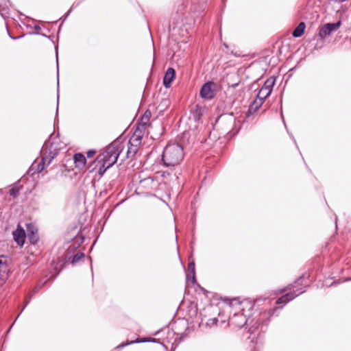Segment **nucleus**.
<instances>
[{"mask_svg": "<svg viewBox=\"0 0 351 351\" xmlns=\"http://www.w3.org/2000/svg\"><path fill=\"white\" fill-rule=\"evenodd\" d=\"M341 21H338L337 23H326L319 30V36L324 38L326 36H328L331 32L336 31L341 26Z\"/></svg>", "mask_w": 351, "mask_h": 351, "instance_id": "7", "label": "nucleus"}, {"mask_svg": "<svg viewBox=\"0 0 351 351\" xmlns=\"http://www.w3.org/2000/svg\"><path fill=\"white\" fill-rule=\"evenodd\" d=\"M305 28V23L301 22L293 32V36L296 38L300 37L304 34Z\"/></svg>", "mask_w": 351, "mask_h": 351, "instance_id": "14", "label": "nucleus"}, {"mask_svg": "<svg viewBox=\"0 0 351 351\" xmlns=\"http://www.w3.org/2000/svg\"><path fill=\"white\" fill-rule=\"evenodd\" d=\"M230 322L237 327H242L246 324L247 319L243 313H238L234 314V315L230 318Z\"/></svg>", "mask_w": 351, "mask_h": 351, "instance_id": "8", "label": "nucleus"}, {"mask_svg": "<svg viewBox=\"0 0 351 351\" xmlns=\"http://www.w3.org/2000/svg\"><path fill=\"white\" fill-rule=\"evenodd\" d=\"M73 160L76 168L79 169H82L85 167L86 159L82 154H75L73 156Z\"/></svg>", "mask_w": 351, "mask_h": 351, "instance_id": "10", "label": "nucleus"}, {"mask_svg": "<svg viewBox=\"0 0 351 351\" xmlns=\"http://www.w3.org/2000/svg\"><path fill=\"white\" fill-rule=\"evenodd\" d=\"M95 153H96V152L95 150H89L87 152V156L88 158H92L95 154Z\"/></svg>", "mask_w": 351, "mask_h": 351, "instance_id": "24", "label": "nucleus"}, {"mask_svg": "<svg viewBox=\"0 0 351 351\" xmlns=\"http://www.w3.org/2000/svg\"><path fill=\"white\" fill-rule=\"evenodd\" d=\"M189 270L191 271L192 274L191 280L193 282H195V263L193 261L190 262L188 265Z\"/></svg>", "mask_w": 351, "mask_h": 351, "instance_id": "18", "label": "nucleus"}, {"mask_svg": "<svg viewBox=\"0 0 351 351\" xmlns=\"http://www.w3.org/2000/svg\"><path fill=\"white\" fill-rule=\"evenodd\" d=\"M149 114L150 113H147V112H145L143 115V117L141 118V124L142 125H147V123H148L149 121Z\"/></svg>", "mask_w": 351, "mask_h": 351, "instance_id": "19", "label": "nucleus"}, {"mask_svg": "<svg viewBox=\"0 0 351 351\" xmlns=\"http://www.w3.org/2000/svg\"><path fill=\"white\" fill-rule=\"evenodd\" d=\"M9 258L5 256H0V285L8 279L9 274Z\"/></svg>", "mask_w": 351, "mask_h": 351, "instance_id": "5", "label": "nucleus"}, {"mask_svg": "<svg viewBox=\"0 0 351 351\" xmlns=\"http://www.w3.org/2000/svg\"><path fill=\"white\" fill-rule=\"evenodd\" d=\"M137 146H132L130 145V147H128V156H129L130 155H134L137 152Z\"/></svg>", "mask_w": 351, "mask_h": 351, "instance_id": "22", "label": "nucleus"}, {"mask_svg": "<svg viewBox=\"0 0 351 351\" xmlns=\"http://www.w3.org/2000/svg\"><path fill=\"white\" fill-rule=\"evenodd\" d=\"M19 191L20 187L16 184L10 189V194L11 196L16 197L19 195Z\"/></svg>", "mask_w": 351, "mask_h": 351, "instance_id": "17", "label": "nucleus"}, {"mask_svg": "<svg viewBox=\"0 0 351 351\" xmlns=\"http://www.w3.org/2000/svg\"><path fill=\"white\" fill-rule=\"evenodd\" d=\"M274 84L275 79L274 77L268 78L265 81L264 85L259 90L257 97L265 101V99L271 94Z\"/></svg>", "mask_w": 351, "mask_h": 351, "instance_id": "4", "label": "nucleus"}, {"mask_svg": "<svg viewBox=\"0 0 351 351\" xmlns=\"http://www.w3.org/2000/svg\"><path fill=\"white\" fill-rule=\"evenodd\" d=\"M42 152H44L45 156L43 157L41 162L38 165L37 171L38 173L43 171L45 168V163L49 165L52 159L57 155L58 149L53 147V143L45 142L43 145Z\"/></svg>", "mask_w": 351, "mask_h": 351, "instance_id": "3", "label": "nucleus"}, {"mask_svg": "<svg viewBox=\"0 0 351 351\" xmlns=\"http://www.w3.org/2000/svg\"><path fill=\"white\" fill-rule=\"evenodd\" d=\"M263 100L256 97V99L250 106V111L252 112H256L259 108V107L263 104Z\"/></svg>", "mask_w": 351, "mask_h": 351, "instance_id": "16", "label": "nucleus"}, {"mask_svg": "<svg viewBox=\"0 0 351 351\" xmlns=\"http://www.w3.org/2000/svg\"><path fill=\"white\" fill-rule=\"evenodd\" d=\"M302 293H303V291H300L297 294H293L292 293H288L282 295L280 298H278V300L276 301V303L277 304H281V303L286 304L288 302L292 300L293 298H295V297L301 294Z\"/></svg>", "mask_w": 351, "mask_h": 351, "instance_id": "13", "label": "nucleus"}, {"mask_svg": "<svg viewBox=\"0 0 351 351\" xmlns=\"http://www.w3.org/2000/svg\"><path fill=\"white\" fill-rule=\"evenodd\" d=\"M217 322H218V319L217 318H213V319H208V321L206 322V326H213L217 324Z\"/></svg>", "mask_w": 351, "mask_h": 351, "instance_id": "23", "label": "nucleus"}, {"mask_svg": "<svg viewBox=\"0 0 351 351\" xmlns=\"http://www.w3.org/2000/svg\"><path fill=\"white\" fill-rule=\"evenodd\" d=\"M287 289H291V287L286 288L285 290H282V291H287Z\"/></svg>", "mask_w": 351, "mask_h": 351, "instance_id": "25", "label": "nucleus"}, {"mask_svg": "<svg viewBox=\"0 0 351 351\" xmlns=\"http://www.w3.org/2000/svg\"><path fill=\"white\" fill-rule=\"evenodd\" d=\"M123 147L120 142L114 141L110 144L106 150L97 157L95 162L96 166L99 167L98 173L99 175L102 176L108 168L117 162Z\"/></svg>", "mask_w": 351, "mask_h": 351, "instance_id": "1", "label": "nucleus"}, {"mask_svg": "<svg viewBox=\"0 0 351 351\" xmlns=\"http://www.w3.org/2000/svg\"><path fill=\"white\" fill-rule=\"evenodd\" d=\"M175 71L172 68H169L163 78V84L166 88H169L175 79Z\"/></svg>", "mask_w": 351, "mask_h": 351, "instance_id": "9", "label": "nucleus"}, {"mask_svg": "<svg viewBox=\"0 0 351 351\" xmlns=\"http://www.w3.org/2000/svg\"><path fill=\"white\" fill-rule=\"evenodd\" d=\"M14 241L20 245H23L25 241V233L23 229L17 228L13 232Z\"/></svg>", "mask_w": 351, "mask_h": 351, "instance_id": "11", "label": "nucleus"}, {"mask_svg": "<svg viewBox=\"0 0 351 351\" xmlns=\"http://www.w3.org/2000/svg\"><path fill=\"white\" fill-rule=\"evenodd\" d=\"M84 254L83 253H77L73 258L72 263H75L80 261L81 259L84 258Z\"/></svg>", "mask_w": 351, "mask_h": 351, "instance_id": "20", "label": "nucleus"}, {"mask_svg": "<svg viewBox=\"0 0 351 351\" xmlns=\"http://www.w3.org/2000/svg\"><path fill=\"white\" fill-rule=\"evenodd\" d=\"M216 84L208 82L204 84L200 90V96L204 99H212L215 94Z\"/></svg>", "mask_w": 351, "mask_h": 351, "instance_id": "6", "label": "nucleus"}, {"mask_svg": "<svg viewBox=\"0 0 351 351\" xmlns=\"http://www.w3.org/2000/svg\"><path fill=\"white\" fill-rule=\"evenodd\" d=\"M141 136L136 132L129 141V145L132 146H138L141 143Z\"/></svg>", "mask_w": 351, "mask_h": 351, "instance_id": "15", "label": "nucleus"}, {"mask_svg": "<svg viewBox=\"0 0 351 351\" xmlns=\"http://www.w3.org/2000/svg\"><path fill=\"white\" fill-rule=\"evenodd\" d=\"M183 158V149L178 144L167 145L162 154V161L167 167H173L180 164Z\"/></svg>", "mask_w": 351, "mask_h": 351, "instance_id": "2", "label": "nucleus"}, {"mask_svg": "<svg viewBox=\"0 0 351 351\" xmlns=\"http://www.w3.org/2000/svg\"><path fill=\"white\" fill-rule=\"evenodd\" d=\"M156 341V339H149V340H147V339H141V340L137 339V340H136V341H131L130 343H126V345H128L129 343H139V342H145V341ZM125 346V344H122V345H120V346H119V348H122V347H123V346Z\"/></svg>", "mask_w": 351, "mask_h": 351, "instance_id": "21", "label": "nucleus"}, {"mask_svg": "<svg viewBox=\"0 0 351 351\" xmlns=\"http://www.w3.org/2000/svg\"><path fill=\"white\" fill-rule=\"evenodd\" d=\"M27 236L32 243H36L38 241L37 229L32 225L28 224L27 226Z\"/></svg>", "mask_w": 351, "mask_h": 351, "instance_id": "12", "label": "nucleus"}]
</instances>
